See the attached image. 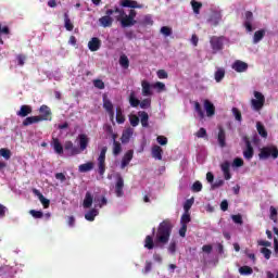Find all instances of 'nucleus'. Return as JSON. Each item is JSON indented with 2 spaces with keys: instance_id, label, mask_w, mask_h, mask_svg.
I'll use <instances>...</instances> for the list:
<instances>
[{
  "instance_id": "f257e3e1",
  "label": "nucleus",
  "mask_w": 278,
  "mask_h": 278,
  "mask_svg": "<svg viewBox=\"0 0 278 278\" xmlns=\"http://www.w3.org/2000/svg\"><path fill=\"white\" fill-rule=\"evenodd\" d=\"M173 222H170V219H165L160 223L155 235L156 247H160V244H168L170 235L173 233Z\"/></svg>"
},
{
  "instance_id": "f03ea898",
  "label": "nucleus",
  "mask_w": 278,
  "mask_h": 278,
  "mask_svg": "<svg viewBox=\"0 0 278 278\" xmlns=\"http://www.w3.org/2000/svg\"><path fill=\"white\" fill-rule=\"evenodd\" d=\"M260 160H268V157H273V160H277L278 157V149L275 146L263 147L258 153Z\"/></svg>"
},
{
  "instance_id": "7ed1b4c3",
  "label": "nucleus",
  "mask_w": 278,
  "mask_h": 278,
  "mask_svg": "<svg viewBox=\"0 0 278 278\" xmlns=\"http://www.w3.org/2000/svg\"><path fill=\"white\" fill-rule=\"evenodd\" d=\"M254 98L251 100L252 110L255 112H260L262 108H264V103H266V98L264 97V93L260 91H254Z\"/></svg>"
},
{
  "instance_id": "20e7f679",
  "label": "nucleus",
  "mask_w": 278,
  "mask_h": 278,
  "mask_svg": "<svg viewBox=\"0 0 278 278\" xmlns=\"http://www.w3.org/2000/svg\"><path fill=\"white\" fill-rule=\"evenodd\" d=\"M102 103H103V109L110 116V121L114 123V104L112 103L111 100L108 99L106 93L102 96Z\"/></svg>"
},
{
  "instance_id": "39448f33",
  "label": "nucleus",
  "mask_w": 278,
  "mask_h": 278,
  "mask_svg": "<svg viewBox=\"0 0 278 278\" xmlns=\"http://www.w3.org/2000/svg\"><path fill=\"white\" fill-rule=\"evenodd\" d=\"M223 40V37H211L210 45L212 47L213 52L218 53V51H223V48L225 47V42Z\"/></svg>"
},
{
  "instance_id": "423d86ee",
  "label": "nucleus",
  "mask_w": 278,
  "mask_h": 278,
  "mask_svg": "<svg viewBox=\"0 0 278 278\" xmlns=\"http://www.w3.org/2000/svg\"><path fill=\"white\" fill-rule=\"evenodd\" d=\"M243 140L245 143V149L243 150V157L245 160H253V155H254L255 151L253 150L251 140H249V137H244Z\"/></svg>"
},
{
  "instance_id": "0eeeda50",
  "label": "nucleus",
  "mask_w": 278,
  "mask_h": 278,
  "mask_svg": "<svg viewBox=\"0 0 278 278\" xmlns=\"http://www.w3.org/2000/svg\"><path fill=\"white\" fill-rule=\"evenodd\" d=\"M220 21H223V13H220V11H212L207 18V23L213 25V27H217Z\"/></svg>"
},
{
  "instance_id": "6e6552de",
  "label": "nucleus",
  "mask_w": 278,
  "mask_h": 278,
  "mask_svg": "<svg viewBox=\"0 0 278 278\" xmlns=\"http://www.w3.org/2000/svg\"><path fill=\"white\" fill-rule=\"evenodd\" d=\"M231 68L236 71V73H247V71H249V64L244 61L237 60L233 62Z\"/></svg>"
},
{
  "instance_id": "1a4fd4ad",
  "label": "nucleus",
  "mask_w": 278,
  "mask_h": 278,
  "mask_svg": "<svg viewBox=\"0 0 278 278\" xmlns=\"http://www.w3.org/2000/svg\"><path fill=\"white\" fill-rule=\"evenodd\" d=\"M122 8H131V10H142L144 4L138 3L136 0H121Z\"/></svg>"
},
{
  "instance_id": "9d476101",
  "label": "nucleus",
  "mask_w": 278,
  "mask_h": 278,
  "mask_svg": "<svg viewBox=\"0 0 278 278\" xmlns=\"http://www.w3.org/2000/svg\"><path fill=\"white\" fill-rule=\"evenodd\" d=\"M78 144H79V149L78 151H86V149H88V144H90V138H88V135L86 134H80L78 135Z\"/></svg>"
},
{
  "instance_id": "9b49d317",
  "label": "nucleus",
  "mask_w": 278,
  "mask_h": 278,
  "mask_svg": "<svg viewBox=\"0 0 278 278\" xmlns=\"http://www.w3.org/2000/svg\"><path fill=\"white\" fill-rule=\"evenodd\" d=\"M122 18H117L119 21L122 27H134V25L138 24V21L132 20V17H129V15L124 14L122 15Z\"/></svg>"
},
{
  "instance_id": "f8f14e48",
  "label": "nucleus",
  "mask_w": 278,
  "mask_h": 278,
  "mask_svg": "<svg viewBox=\"0 0 278 278\" xmlns=\"http://www.w3.org/2000/svg\"><path fill=\"white\" fill-rule=\"evenodd\" d=\"M220 168L224 175V179H226V181H229V179H231V163H229V161H225L220 164Z\"/></svg>"
},
{
  "instance_id": "ddd939ff",
  "label": "nucleus",
  "mask_w": 278,
  "mask_h": 278,
  "mask_svg": "<svg viewBox=\"0 0 278 278\" xmlns=\"http://www.w3.org/2000/svg\"><path fill=\"white\" fill-rule=\"evenodd\" d=\"M39 113L41 115H39V117L41 118V121H51V109L46 105V104H42L40 108H39Z\"/></svg>"
},
{
  "instance_id": "4468645a",
  "label": "nucleus",
  "mask_w": 278,
  "mask_h": 278,
  "mask_svg": "<svg viewBox=\"0 0 278 278\" xmlns=\"http://www.w3.org/2000/svg\"><path fill=\"white\" fill-rule=\"evenodd\" d=\"M33 193L35 197H38L41 205H43L45 210H47L49 207V205H51V201L47 198H45V195L40 192V190L38 189H33Z\"/></svg>"
},
{
  "instance_id": "2eb2a0df",
  "label": "nucleus",
  "mask_w": 278,
  "mask_h": 278,
  "mask_svg": "<svg viewBox=\"0 0 278 278\" xmlns=\"http://www.w3.org/2000/svg\"><path fill=\"white\" fill-rule=\"evenodd\" d=\"M227 135L225 134V129L223 127L218 128L217 142L222 149L227 147Z\"/></svg>"
},
{
  "instance_id": "dca6fc26",
  "label": "nucleus",
  "mask_w": 278,
  "mask_h": 278,
  "mask_svg": "<svg viewBox=\"0 0 278 278\" xmlns=\"http://www.w3.org/2000/svg\"><path fill=\"white\" fill-rule=\"evenodd\" d=\"M244 16H245V21H244V27H245V29H247V31H253V25H252V23H253V12H251V11H247L245 13H244Z\"/></svg>"
},
{
  "instance_id": "f3484780",
  "label": "nucleus",
  "mask_w": 278,
  "mask_h": 278,
  "mask_svg": "<svg viewBox=\"0 0 278 278\" xmlns=\"http://www.w3.org/2000/svg\"><path fill=\"white\" fill-rule=\"evenodd\" d=\"M131 160H134V150H128L123 159H122V164H121V168H127V166H129V162H131Z\"/></svg>"
},
{
  "instance_id": "a211bd4d",
  "label": "nucleus",
  "mask_w": 278,
  "mask_h": 278,
  "mask_svg": "<svg viewBox=\"0 0 278 278\" xmlns=\"http://www.w3.org/2000/svg\"><path fill=\"white\" fill-rule=\"evenodd\" d=\"M123 188H125V180L123 179V177L118 176L115 184L116 197H123V194H125V192L123 191Z\"/></svg>"
},
{
  "instance_id": "6ab92c4d",
  "label": "nucleus",
  "mask_w": 278,
  "mask_h": 278,
  "mask_svg": "<svg viewBox=\"0 0 278 278\" xmlns=\"http://www.w3.org/2000/svg\"><path fill=\"white\" fill-rule=\"evenodd\" d=\"M88 49L92 52L99 51L101 49V39L98 37H92L91 40L88 42Z\"/></svg>"
},
{
  "instance_id": "aec40b11",
  "label": "nucleus",
  "mask_w": 278,
  "mask_h": 278,
  "mask_svg": "<svg viewBox=\"0 0 278 278\" xmlns=\"http://www.w3.org/2000/svg\"><path fill=\"white\" fill-rule=\"evenodd\" d=\"M204 110L206 112V116L212 117L216 114V106L210 100H204Z\"/></svg>"
},
{
  "instance_id": "412c9836",
  "label": "nucleus",
  "mask_w": 278,
  "mask_h": 278,
  "mask_svg": "<svg viewBox=\"0 0 278 278\" xmlns=\"http://www.w3.org/2000/svg\"><path fill=\"white\" fill-rule=\"evenodd\" d=\"M93 201H94V197L92 195V193L90 191H87L85 194V199L83 201V207L85 210H89V207H92Z\"/></svg>"
},
{
  "instance_id": "4be33fe9",
  "label": "nucleus",
  "mask_w": 278,
  "mask_h": 278,
  "mask_svg": "<svg viewBox=\"0 0 278 278\" xmlns=\"http://www.w3.org/2000/svg\"><path fill=\"white\" fill-rule=\"evenodd\" d=\"M51 146L53 147V150L58 155H62V153H64V147L60 142V139L52 138Z\"/></svg>"
},
{
  "instance_id": "5701e85b",
  "label": "nucleus",
  "mask_w": 278,
  "mask_h": 278,
  "mask_svg": "<svg viewBox=\"0 0 278 278\" xmlns=\"http://www.w3.org/2000/svg\"><path fill=\"white\" fill-rule=\"evenodd\" d=\"M33 109L30 105L24 104L20 108V111H17V115L21 116V118H25L26 116H29L31 114Z\"/></svg>"
},
{
  "instance_id": "b1692460",
  "label": "nucleus",
  "mask_w": 278,
  "mask_h": 278,
  "mask_svg": "<svg viewBox=\"0 0 278 278\" xmlns=\"http://www.w3.org/2000/svg\"><path fill=\"white\" fill-rule=\"evenodd\" d=\"M40 122H42V118L40 117V115L29 116L23 121V126L29 127V125H34L35 123H40Z\"/></svg>"
},
{
  "instance_id": "393cba45",
  "label": "nucleus",
  "mask_w": 278,
  "mask_h": 278,
  "mask_svg": "<svg viewBox=\"0 0 278 278\" xmlns=\"http://www.w3.org/2000/svg\"><path fill=\"white\" fill-rule=\"evenodd\" d=\"M65 151H71V155H79V148L73 144V141H66L64 144Z\"/></svg>"
},
{
  "instance_id": "a878e982",
  "label": "nucleus",
  "mask_w": 278,
  "mask_h": 278,
  "mask_svg": "<svg viewBox=\"0 0 278 278\" xmlns=\"http://www.w3.org/2000/svg\"><path fill=\"white\" fill-rule=\"evenodd\" d=\"M99 23L101 27H112V24L114 23V18L109 15H104L99 18Z\"/></svg>"
},
{
  "instance_id": "bb28decb",
  "label": "nucleus",
  "mask_w": 278,
  "mask_h": 278,
  "mask_svg": "<svg viewBox=\"0 0 278 278\" xmlns=\"http://www.w3.org/2000/svg\"><path fill=\"white\" fill-rule=\"evenodd\" d=\"M155 247H159L157 244H155V240H153V237L151 235H148L144 239V249L153 251Z\"/></svg>"
},
{
  "instance_id": "cd10ccee",
  "label": "nucleus",
  "mask_w": 278,
  "mask_h": 278,
  "mask_svg": "<svg viewBox=\"0 0 278 278\" xmlns=\"http://www.w3.org/2000/svg\"><path fill=\"white\" fill-rule=\"evenodd\" d=\"M138 116L142 127H149V113L147 111H139Z\"/></svg>"
},
{
  "instance_id": "c85d7f7f",
  "label": "nucleus",
  "mask_w": 278,
  "mask_h": 278,
  "mask_svg": "<svg viewBox=\"0 0 278 278\" xmlns=\"http://www.w3.org/2000/svg\"><path fill=\"white\" fill-rule=\"evenodd\" d=\"M142 94L143 97H151L153 92H151V84L147 80L141 81Z\"/></svg>"
},
{
  "instance_id": "c756f323",
  "label": "nucleus",
  "mask_w": 278,
  "mask_h": 278,
  "mask_svg": "<svg viewBox=\"0 0 278 278\" xmlns=\"http://www.w3.org/2000/svg\"><path fill=\"white\" fill-rule=\"evenodd\" d=\"M256 131L261 138H268V131L262 122H256Z\"/></svg>"
},
{
  "instance_id": "7c9ffc66",
  "label": "nucleus",
  "mask_w": 278,
  "mask_h": 278,
  "mask_svg": "<svg viewBox=\"0 0 278 278\" xmlns=\"http://www.w3.org/2000/svg\"><path fill=\"white\" fill-rule=\"evenodd\" d=\"M162 153H164V150H162V147L160 146L152 147V157L154 160L162 161Z\"/></svg>"
},
{
  "instance_id": "2f4dec72",
  "label": "nucleus",
  "mask_w": 278,
  "mask_h": 278,
  "mask_svg": "<svg viewBox=\"0 0 278 278\" xmlns=\"http://www.w3.org/2000/svg\"><path fill=\"white\" fill-rule=\"evenodd\" d=\"M92 168H94V163L92 162H87L78 166L79 173H90Z\"/></svg>"
},
{
  "instance_id": "473e14b6",
  "label": "nucleus",
  "mask_w": 278,
  "mask_h": 278,
  "mask_svg": "<svg viewBox=\"0 0 278 278\" xmlns=\"http://www.w3.org/2000/svg\"><path fill=\"white\" fill-rule=\"evenodd\" d=\"M139 25L141 27H149L153 25V16L151 14H147L143 16V20L139 22Z\"/></svg>"
},
{
  "instance_id": "72a5a7b5",
  "label": "nucleus",
  "mask_w": 278,
  "mask_h": 278,
  "mask_svg": "<svg viewBox=\"0 0 278 278\" xmlns=\"http://www.w3.org/2000/svg\"><path fill=\"white\" fill-rule=\"evenodd\" d=\"M264 36H266V30H264V29L256 30L254 33V37H253L254 45H257V42H261L263 40Z\"/></svg>"
},
{
  "instance_id": "f704fd0d",
  "label": "nucleus",
  "mask_w": 278,
  "mask_h": 278,
  "mask_svg": "<svg viewBox=\"0 0 278 278\" xmlns=\"http://www.w3.org/2000/svg\"><path fill=\"white\" fill-rule=\"evenodd\" d=\"M97 216H99V211H97V208H91L85 214V218L86 220H89V223H92Z\"/></svg>"
},
{
  "instance_id": "c9c22d12",
  "label": "nucleus",
  "mask_w": 278,
  "mask_h": 278,
  "mask_svg": "<svg viewBox=\"0 0 278 278\" xmlns=\"http://www.w3.org/2000/svg\"><path fill=\"white\" fill-rule=\"evenodd\" d=\"M64 27L67 31H73V29H75V25H73V22H71L68 13H64Z\"/></svg>"
},
{
  "instance_id": "e433bc0d",
  "label": "nucleus",
  "mask_w": 278,
  "mask_h": 278,
  "mask_svg": "<svg viewBox=\"0 0 278 278\" xmlns=\"http://www.w3.org/2000/svg\"><path fill=\"white\" fill-rule=\"evenodd\" d=\"M116 123L123 125L125 123V114H123V109L121 106L116 108Z\"/></svg>"
},
{
  "instance_id": "4c0bfd02",
  "label": "nucleus",
  "mask_w": 278,
  "mask_h": 278,
  "mask_svg": "<svg viewBox=\"0 0 278 278\" xmlns=\"http://www.w3.org/2000/svg\"><path fill=\"white\" fill-rule=\"evenodd\" d=\"M129 104L131 105V108H138V105H140V100L136 98V92L134 91H131L129 94Z\"/></svg>"
},
{
  "instance_id": "58836bf2",
  "label": "nucleus",
  "mask_w": 278,
  "mask_h": 278,
  "mask_svg": "<svg viewBox=\"0 0 278 278\" xmlns=\"http://www.w3.org/2000/svg\"><path fill=\"white\" fill-rule=\"evenodd\" d=\"M223 79H225V68H218L215 72V81H217V84H220Z\"/></svg>"
},
{
  "instance_id": "ea45409f",
  "label": "nucleus",
  "mask_w": 278,
  "mask_h": 278,
  "mask_svg": "<svg viewBox=\"0 0 278 278\" xmlns=\"http://www.w3.org/2000/svg\"><path fill=\"white\" fill-rule=\"evenodd\" d=\"M194 111L197 112L199 118L203 121L205 118V112H203V109L201 108V103L194 102Z\"/></svg>"
},
{
  "instance_id": "a19ab883",
  "label": "nucleus",
  "mask_w": 278,
  "mask_h": 278,
  "mask_svg": "<svg viewBox=\"0 0 278 278\" xmlns=\"http://www.w3.org/2000/svg\"><path fill=\"white\" fill-rule=\"evenodd\" d=\"M119 66H122V68H129V58H127V55L123 54L119 56Z\"/></svg>"
},
{
  "instance_id": "79ce46f5",
  "label": "nucleus",
  "mask_w": 278,
  "mask_h": 278,
  "mask_svg": "<svg viewBox=\"0 0 278 278\" xmlns=\"http://www.w3.org/2000/svg\"><path fill=\"white\" fill-rule=\"evenodd\" d=\"M191 7H192L194 14H201V8H203V3L192 0Z\"/></svg>"
},
{
  "instance_id": "37998d69",
  "label": "nucleus",
  "mask_w": 278,
  "mask_h": 278,
  "mask_svg": "<svg viewBox=\"0 0 278 278\" xmlns=\"http://www.w3.org/2000/svg\"><path fill=\"white\" fill-rule=\"evenodd\" d=\"M123 152V146L118 141H114L113 143V155H121Z\"/></svg>"
},
{
  "instance_id": "c03bdc74",
  "label": "nucleus",
  "mask_w": 278,
  "mask_h": 278,
  "mask_svg": "<svg viewBox=\"0 0 278 278\" xmlns=\"http://www.w3.org/2000/svg\"><path fill=\"white\" fill-rule=\"evenodd\" d=\"M129 123L131 127H138L140 125V117L136 114L129 115Z\"/></svg>"
},
{
  "instance_id": "a18cd8bd",
  "label": "nucleus",
  "mask_w": 278,
  "mask_h": 278,
  "mask_svg": "<svg viewBox=\"0 0 278 278\" xmlns=\"http://www.w3.org/2000/svg\"><path fill=\"white\" fill-rule=\"evenodd\" d=\"M130 138H131V130H125L122 134L121 141L123 144H127V142H129Z\"/></svg>"
},
{
  "instance_id": "49530a36",
  "label": "nucleus",
  "mask_w": 278,
  "mask_h": 278,
  "mask_svg": "<svg viewBox=\"0 0 278 278\" xmlns=\"http://www.w3.org/2000/svg\"><path fill=\"white\" fill-rule=\"evenodd\" d=\"M192 205H194V198H191L185 202V204H184L185 213H189Z\"/></svg>"
},
{
  "instance_id": "de8ad7c7",
  "label": "nucleus",
  "mask_w": 278,
  "mask_h": 278,
  "mask_svg": "<svg viewBox=\"0 0 278 278\" xmlns=\"http://www.w3.org/2000/svg\"><path fill=\"white\" fill-rule=\"evenodd\" d=\"M1 34L3 36H10V27L8 26L2 27L0 24V45H3V39L1 38Z\"/></svg>"
},
{
  "instance_id": "09e8293b",
  "label": "nucleus",
  "mask_w": 278,
  "mask_h": 278,
  "mask_svg": "<svg viewBox=\"0 0 278 278\" xmlns=\"http://www.w3.org/2000/svg\"><path fill=\"white\" fill-rule=\"evenodd\" d=\"M190 220H192V218L190 217V213L185 212L180 218V225L188 226V223H190Z\"/></svg>"
},
{
  "instance_id": "8fccbe9b",
  "label": "nucleus",
  "mask_w": 278,
  "mask_h": 278,
  "mask_svg": "<svg viewBox=\"0 0 278 278\" xmlns=\"http://www.w3.org/2000/svg\"><path fill=\"white\" fill-rule=\"evenodd\" d=\"M239 273L240 275H253V268L245 265L239 268Z\"/></svg>"
},
{
  "instance_id": "3c124183",
  "label": "nucleus",
  "mask_w": 278,
  "mask_h": 278,
  "mask_svg": "<svg viewBox=\"0 0 278 278\" xmlns=\"http://www.w3.org/2000/svg\"><path fill=\"white\" fill-rule=\"evenodd\" d=\"M0 155L1 157H4V160H10V157H12V152L9 149L2 148L0 149Z\"/></svg>"
},
{
  "instance_id": "603ef678",
  "label": "nucleus",
  "mask_w": 278,
  "mask_h": 278,
  "mask_svg": "<svg viewBox=\"0 0 278 278\" xmlns=\"http://www.w3.org/2000/svg\"><path fill=\"white\" fill-rule=\"evenodd\" d=\"M98 173L101 177L105 175V162L98 161Z\"/></svg>"
},
{
  "instance_id": "864d4df0",
  "label": "nucleus",
  "mask_w": 278,
  "mask_h": 278,
  "mask_svg": "<svg viewBox=\"0 0 278 278\" xmlns=\"http://www.w3.org/2000/svg\"><path fill=\"white\" fill-rule=\"evenodd\" d=\"M191 190L192 192H201L203 190V185L201 184V181H195L193 182Z\"/></svg>"
},
{
  "instance_id": "5fc2aeb1",
  "label": "nucleus",
  "mask_w": 278,
  "mask_h": 278,
  "mask_svg": "<svg viewBox=\"0 0 278 278\" xmlns=\"http://www.w3.org/2000/svg\"><path fill=\"white\" fill-rule=\"evenodd\" d=\"M244 166V160L240 159V157H236L232 162V167L233 168H240Z\"/></svg>"
},
{
  "instance_id": "6e6d98bb",
  "label": "nucleus",
  "mask_w": 278,
  "mask_h": 278,
  "mask_svg": "<svg viewBox=\"0 0 278 278\" xmlns=\"http://www.w3.org/2000/svg\"><path fill=\"white\" fill-rule=\"evenodd\" d=\"M232 114L236 121H238L239 123H242V113L240 112V110H238V108H232Z\"/></svg>"
},
{
  "instance_id": "4d7b16f0",
  "label": "nucleus",
  "mask_w": 278,
  "mask_h": 278,
  "mask_svg": "<svg viewBox=\"0 0 278 278\" xmlns=\"http://www.w3.org/2000/svg\"><path fill=\"white\" fill-rule=\"evenodd\" d=\"M94 88H98V90H104L105 89V83H103L101 79H94L93 80Z\"/></svg>"
},
{
  "instance_id": "13d9d810",
  "label": "nucleus",
  "mask_w": 278,
  "mask_h": 278,
  "mask_svg": "<svg viewBox=\"0 0 278 278\" xmlns=\"http://www.w3.org/2000/svg\"><path fill=\"white\" fill-rule=\"evenodd\" d=\"M141 110H147L149 108H151V99H143L140 103H139Z\"/></svg>"
},
{
  "instance_id": "bf43d9fd",
  "label": "nucleus",
  "mask_w": 278,
  "mask_h": 278,
  "mask_svg": "<svg viewBox=\"0 0 278 278\" xmlns=\"http://www.w3.org/2000/svg\"><path fill=\"white\" fill-rule=\"evenodd\" d=\"M270 215L269 218L270 220H274V223H277V208H275V206H270L269 208Z\"/></svg>"
},
{
  "instance_id": "052dcab7",
  "label": "nucleus",
  "mask_w": 278,
  "mask_h": 278,
  "mask_svg": "<svg viewBox=\"0 0 278 278\" xmlns=\"http://www.w3.org/2000/svg\"><path fill=\"white\" fill-rule=\"evenodd\" d=\"M108 153V147H103L101 149L100 155L98 157V162H105V154Z\"/></svg>"
},
{
  "instance_id": "680f3d73",
  "label": "nucleus",
  "mask_w": 278,
  "mask_h": 278,
  "mask_svg": "<svg viewBox=\"0 0 278 278\" xmlns=\"http://www.w3.org/2000/svg\"><path fill=\"white\" fill-rule=\"evenodd\" d=\"M261 253H263L265 260H270V255H273V251L268 248H262Z\"/></svg>"
},
{
  "instance_id": "e2e57ef3",
  "label": "nucleus",
  "mask_w": 278,
  "mask_h": 278,
  "mask_svg": "<svg viewBox=\"0 0 278 278\" xmlns=\"http://www.w3.org/2000/svg\"><path fill=\"white\" fill-rule=\"evenodd\" d=\"M156 75H157L159 79H168V73L164 70H159L156 72Z\"/></svg>"
},
{
  "instance_id": "0e129e2a",
  "label": "nucleus",
  "mask_w": 278,
  "mask_h": 278,
  "mask_svg": "<svg viewBox=\"0 0 278 278\" xmlns=\"http://www.w3.org/2000/svg\"><path fill=\"white\" fill-rule=\"evenodd\" d=\"M29 214L33 216V218H42L43 214L41 211L30 210Z\"/></svg>"
},
{
  "instance_id": "69168bd1",
  "label": "nucleus",
  "mask_w": 278,
  "mask_h": 278,
  "mask_svg": "<svg viewBox=\"0 0 278 278\" xmlns=\"http://www.w3.org/2000/svg\"><path fill=\"white\" fill-rule=\"evenodd\" d=\"M161 34H163V36H170V34H173V29L168 26H163L161 28Z\"/></svg>"
},
{
  "instance_id": "338daca9",
  "label": "nucleus",
  "mask_w": 278,
  "mask_h": 278,
  "mask_svg": "<svg viewBox=\"0 0 278 278\" xmlns=\"http://www.w3.org/2000/svg\"><path fill=\"white\" fill-rule=\"evenodd\" d=\"M197 138H205V136H207V130L205 128H200L197 132H195Z\"/></svg>"
},
{
  "instance_id": "774afa93",
  "label": "nucleus",
  "mask_w": 278,
  "mask_h": 278,
  "mask_svg": "<svg viewBox=\"0 0 278 278\" xmlns=\"http://www.w3.org/2000/svg\"><path fill=\"white\" fill-rule=\"evenodd\" d=\"M233 223H236V225H242V215L238 214V215H232L231 216Z\"/></svg>"
}]
</instances>
